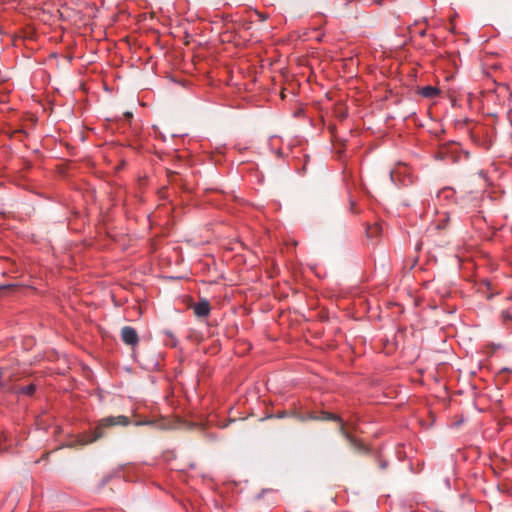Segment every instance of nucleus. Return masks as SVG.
<instances>
[{
    "mask_svg": "<svg viewBox=\"0 0 512 512\" xmlns=\"http://www.w3.org/2000/svg\"><path fill=\"white\" fill-rule=\"evenodd\" d=\"M448 222H449V216L446 213H444L443 215H441V218L438 220L435 227L438 230L445 229L448 225Z\"/></svg>",
    "mask_w": 512,
    "mask_h": 512,
    "instance_id": "obj_7",
    "label": "nucleus"
},
{
    "mask_svg": "<svg viewBox=\"0 0 512 512\" xmlns=\"http://www.w3.org/2000/svg\"><path fill=\"white\" fill-rule=\"evenodd\" d=\"M386 467V463H381V468H385Z\"/></svg>",
    "mask_w": 512,
    "mask_h": 512,
    "instance_id": "obj_11",
    "label": "nucleus"
},
{
    "mask_svg": "<svg viewBox=\"0 0 512 512\" xmlns=\"http://www.w3.org/2000/svg\"><path fill=\"white\" fill-rule=\"evenodd\" d=\"M122 341L130 346H136L139 342L137 331L131 326H125L121 329Z\"/></svg>",
    "mask_w": 512,
    "mask_h": 512,
    "instance_id": "obj_3",
    "label": "nucleus"
},
{
    "mask_svg": "<svg viewBox=\"0 0 512 512\" xmlns=\"http://www.w3.org/2000/svg\"><path fill=\"white\" fill-rule=\"evenodd\" d=\"M194 313L198 317H206L210 313V304L207 300H201L194 306Z\"/></svg>",
    "mask_w": 512,
    "mask_h": 512,
    "instance_id": "obj_4",
    "label": "nucleus"
},
{
    "mask_svg": "<svg viewBox=\"0 0 512 512\" xmlns=\"http://www.w3.org/2000/svg\"><path fill=\"white\" fill-rule=\"evenodd\" d=\"M350 211L353 214L358 213V210L356 209V202L354 200H350Z\"/></svg>",
    "mask_w": 512,
    "mask_h": 512,
    "instance_id": "obj_9",
    "label": "nucleus"
},
{
    "mask_svg": "<svg viewBox=\"0 0 512 512\" xmlns=\"http://www.w3.org/2000/svg\"><path fill=\"white\" fill-rule=\"evenodd\" d=\"M367 234H368V237L373 236V229H372V228H369V229L367 230Z\"/></svg>",
    "mask_w": 512,
    "mask_h": 512,
    "instance_id": "obj_10",
    "label": "nucleus"
},
{
    "mask_svg": "<svg viewBox=\"0 0 512 512\" xmlns=\"http://www.w3.org/2000/svg\"><path fill=\"white\" fill-rule=\"evenodd\" d=\"M35 391H36V386L32 383L29 385L23 386L19 389V393L28 395V396L33 395Z\"/></svg>",
    "mask_w": 512,
    "mask_h": 512,
    "instance_id": "obj_8",
    "label": "nucleus"
},
{
    "mask_svg": "<svg viewBox=\"0 0 512 512\" xmlns=\"http://www.w3.org/2000/svg\"><path fill=\"white\" fill-rule=\"evenodd\" d=\"M308 418L311 420H321V421H335L339 424V433L342 435L351 448L358 453H366L368 451L366 445L358 438L354 437L345 427V422L343 419L334 413L322 411L319 415L315 413H310Z\"/></svg>",
    "mask_w": 512,
    "mask_h": 512,
    "instance_id": "obj_2",
    "label": "nucleus"
},
{
    "mask_svg": "<svg viewBox=\"0 0 512 512\" xmlns=\"http://www.w3.org/2000/svg\"><path fill=\"white\" fill-rule=\"evenodd\" d=\"M509 306L501 312L502 322L512 328V295L507 298Z\"/></svg>",
    "mask_w": 512,
    "mask_h": 512,
    "instance_id": "obj_5",
    "label": "nucleus"
},
{
    "mask_svg": "<svg viewBox=\"0 0 512 512\" xmlns=\"http://www.w3.org/2000/svg\"><path fill=\"white\" fill-rule=\"evenodd\" d=\"M130 419L124 415L108 416L100 419L96 427L91 432L81 433L77 436L76 443L79 445H87L97 441L104 436V429L112 426H127Z\"/></svg>",
    "mask_w": 512,
    "mask_h": 512,
    "instance_id": "obj_1",
    "label": "nucleus"
},
{
    "mask_svg": "<svg viewBox=\"0 0 512 512\" xmlns=\"http://www.w3.org/2000/svg\"><path fill=\"white\" fill-rule=\"evenodd\" d=\"M419 94L424 98L432 99L440 94V90L437 87L428 85L420 88Z\"/></svg>",
    "mask_w": 512,
    "mask_h": 512,
    "instance_id": "obj_6",
    "label": "nucleus"
}]
</instances>
